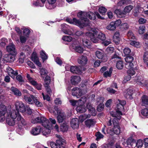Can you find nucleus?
<instances>
[{
    "mask_svg": "<svg viewBox=\"0 0 148 148\" xmlns=\"http://www.w3.org/2000/svg\"><path fill=\"white\" fill-rule=\"evenodd\" d=\"M51 128H46V129L42 132V133L43 135L45 136H47L51 132Z\"/></svg>",
    "mask_w": 148,
    "mask_h": 148,
    "instance_id": "nucleus-42",
    "label": "nucleus"
},
{
    "mask_svg": "<svg viewBox=\"0 0 148 148\" xmlns=\"http://www.w3.org/2000/svg\"><path fill=\"white\" fill-rule=\"evenodd\" d=\"M14 105L16 110L21 112H24L26 110V108L23 103L21 101H17L15 103Z\"/></svg>",
    "mask_w": 148,
    "mask_h": 148,
    "instance_id": "nucleus-8",
    "label": "nucleus"
},
{
    "mask_svg": "<svg viewBox=\"0 0 148 148\" xmlns=\"http://www.w3.org/2000/svg\"><path fill=\"white\" fill-rule=\"evenodd\" d=\"M133 6L131 5H129L125 7L123 11L124 14L126 15V14L129 13L133 9Z\"/></svg>",
    "mask_w": 148,
    "mask_h": 148,
    "instance_id": "nucleus-34",
    "label": "nucleus"
},
{
    "mask_svg": "<svg viewBox=\"0 0 148 148\" xmlns=\"http://www.w3.org/2000/svg\"><path fill=\"white\" fill-rule=\"evenodd\" d=\"M123 62L121 61H118L116 63V66L118 69H122L123 67Z\"/></svg>",
    "mask_w": 148,
    "mask_h": 148,
    "instance_id": "nucleus-53",
    "label": "nucleus"
},
{
    "mask_svg": "<svg viewBox=\"0 0 148 148\" xmlns=\"http://www.w3.org/2000/svg\"><path fill=\"white\" fill-rule=\"evenodd\" d=\"M97 31L95 29H92L90 32H88L86 33V36L89 37L91 40L94 43H97L98 42L99 40L95 38L97 35Z\"/></svg>",
    "mask_w": 148,
    "mask_h": 148,
    "instance_id": "nucleus-7",
    "label": "nucleus"
},
{
    "mask_svg": "<svg viewBox=\"0 0 148 148\" xmlns=\"http://www.w3.org/2000/svg\"><path fill=\"white\" fill-rule=\"evenodd\" d=\"M113 123L114 125V127L113 130L114 134H119L120 131V128L119 126L118 120L116 119H113Z\"/></svg>",
    "mask_w": 148,
    "mask_h": 148,
    "instance_id": "nucleus-13",
    "label": "nucleus"
},
{
    "mask_svg": "<svg viewBox=\"0 0 148 148\" xmlns=\"http://www.w3.org/2000/svg\"><path fill=\"white\" fill-rule=\"evenodd\" d=\"M41 131V127L40 126H37L33 128L31 131V133L34 136L39 134Z\"/></svg>",
    "mask_w": 148,
    "mask_h": 148,
    "instance_id": "nucleus-24",
    "label": "nucleus"
},
{
    "mask_svg": "<svg viewBox=\"0 0 148 148\" xmlns=\"http://www.w3.org/2000/svg\"><path fill=\"white\" fill-rule=\"evenodd\" d=\"M91 117V115L90 114H84L80 116V118L81 120L82 121H84L87 119L90 118Z\"/></svg>",
    "mask_w": 148,
    "mask_h": 148,
    "instance_id": "nucleus-41",
    "label": "nucleus"
},
{
    "mask_svg": "<svg viewBox=\"0 0 148 148\" xmlns=\"http://www.w3.org/2000/svg\"><path fill=\"white\" fill-rule=\"evenodd\" d=\"M134 142L135 143V140L132 137L129 138L126 141V143L127 145H130L132 146Z\"/></svg>",
    "mask_w": 148,
    "mask_h": 148,
    "instance_id": "nucleus-45",
    "label": "nucleus"
},
{
    "mask_svg": "<svg viewBox=\"0 0 148 148\" xmlns=\"http://www.w3.org/2000/svg\"><path fill=\"white\" fill-rule=\"evenodd\" d=\"M16 55H13L11 54L5 55L4 58V60L8 62H13L15 60V57Z\"/></svg>",
    "mask_w": 148,
    "mask_h": 148,
    "instance_id": "nucleus-25",
    "label": "nucleus"
},
{
    "mask_svg": "<svg viewBox=\"0 0 148 148\" xmlns=\"http://www.w3.org/2000/svg\"><path fill=\"white\" fill-rule=\"evenodd\" d=\"M40 74L41 76L44 77L47 74V72L45 69L42 68L40 70Z\"/></svg>",
    "mask_w": 148,
    "mask_h": 148,
    "instance_id": "nucleus-52",
    "label": "nucleus"
},
{
    "mask_svg": "<svg viewBox=\"0 0 148 148\" xmlns=\"http://www.w3.org/2000/svg\"><path fill=\"white\" fill-rule=\"evenodd\" d=\"M60 129L63 132L67 131L68 129V126L67 124L64 123L61 125Z\"/></svg>",
    "mask_w": 148,
    "mask_h": 148,
    "instance_id": "nucleus-39",
    "label": "nucleus"
},
{
    "mask_svg": "<svg viewBox=\"0 0 148 148\" xmlns=\"http://www.w3.org/2000/svg\"><path fill=\"white\" fill-rule=\"evenodd\" d=\"M104 104L103 103L99 104L97 107V110L99 112L102 111L104 108Z\"/></svg>",
    "mask_w": 148,
    "mask_h": 148,
    "instance_id": "nucleus-57",
    "label": "nucleus"
},
{
    "mask_svg": "<svg viewBox=\"0 0 148 148\" xmlns=\"http://www.w3.org/2000/svg\"><path fill=\"white\" fill-rule=\"evenodd\" d=\"M6 49L8 52L13 55H16L17 51L15 49V46L13 43H11L6 47Z\"/></svg>",
    "mask_w": 148,
    "mask_h": 148,
    "instance_id": "nucleus-12",
    "label": "nucleus"
},
{
    "mask_svg": "<svg viewBox=\"0 0 148 148\" xmlns=\"http://www.w3.org/2000/svg\"><path fill=\"white\" fill-rule=\"evenodd\" d=\"M104 98L103 97H101L97 98L96 101L98 103H102L104 101Z\"/></svg>",
    "mask_w": 148,
    "mask_h": 148,
    "instance_id": "nucleus-63",
    "label": "nucleus"
},
{
    "mask_svg": "<svg viewBox=\"0 0 148 148\" xmlns=\"http://www.w3.org/2000/svg\"><path fill=\"white\" fill-rule=\"evenodd\" d=\"M71 49H72L75 50L76 52L79 53H82L83 52L84 50L83 48L80 46L73 43L70 46Z\"/></svg>",
    "mask_w": 148,
    "mask_h": 148,
    "instance_id": "nucleus-16",
    "label": "nucleus"
},
{
    "mask_svg": "<svg viewBox=\"0 0 148 148\" xmlns=\"http://www.w3.org/2000/svg\"><path fill=\"white\" fill-rule=\"evenodd\" d=\"M62 39L64 41L69 42L72 40V38L70 36H64Z\"/></svg>",
    "mask_w": 148,
    "mask_h": 148,
    "instance_id": "nucleus-55",
    "label": "nucleus"
},
{
    "mask_svg": "<svg viewBox=\"0 0 148 148\" xmlns=\"http://www.w3.org/2000/svg\"><path fill=\"white\" fill-rule=\"evenodd\" d=\"M82 41L83 45L87 47L90 44L89 41L86 39H82Z\"/></svg>",
    "mask_w": 148,
    "mask_h": 148,
    "instance_id": "nucleus-60",
    "label": "nucleus"
},
{
    "mask_svg": "<svg viewBox=\"0 0 148 148\" xmlns=\"http://www.w3.org/2000/svg\"><path fill=\"white\" fill-rule=\"evenodd\" d=\"M112 71V68H110L109 71H107L104 72L103 74L104 77H110Z\"/></svg>",
    "mask_w": 148,
    "mask_h": 148,
    "instance_id": "nucleus-38",
    "label": "nucleus"
},
{
    "mask_svg": "<svg viewBox=\"0 0 148 148\" xmlns=\"http://www.w3.org/2000/svg\"><path fill=\"white\" fill-rule=\"evenodd\" d=\"M96 16L99 18L101 19H104V18L101 17L97 12H95V14H94L91 12H86L81 11L77 14V16L79 18L82 22H84V20L85 19L88 20L86 17L89 18L91 20H94L96 18Z\"/></svg>",
    "mask_w": 148,
    "mask_h": 148,
    "instance_id": "nucleus-2",
    "label": "nucleus"
},
{
    "mask_svg": "<svg viewBox=\"0 0 148 148\" xmlns=\"http://www.w3.org/2000/svg\"><path fill=\"white\" fill-rule=\"evenodd\" d=\"M11 90L15 95L19 96L21 95V92L18 89L14 87H12Z\"/></svg>",
    "mask_w": 148,
    "mask_h": 148,
    "instance_id": "nucleus-36",
    "label": "nucleus"
},
{
    "mask_svg": "<svg viewBox=\"0 0 148 148\" xmlns=\"http://www.w3.org/2000/svg\"><path fill=\"white\" fill-rule=\"evenodd\" d=\"M97 58L99 59H102L103 56V53L102 50L97 51L95 52Z\"/></svg>",
    "mask_w": 148,
    "mask_h": 148,
    "instance_id": "nucleus-37",
    "label": "nucleus"
},
{
    "mask_svg": "<svg viewBox=\"0 0 148 148\" xmlns=\"http://www.w3.org/2000/svg\"><path fill=\"white\" fill-rule=\"evenodd\" d=\"M50 145L51 148H61V147L58 145L57 143L55 144L53 142L51 143Z\"/></svg>",
    "mask_w": 148,
    "mask_h": 148,
    "instance_id": "nucleus-64",
    "label": "nucleus"
},
{
    "mask_svg": "<svg viewBox=\"0 0 148 148\" xmlns=\"http://www.w3.org/2000/svg\"><path fill=\"white\" fill-rule=\"evenodd\" d=\"M86 107L88 110L89 112L91 114V115L93 116L96 115V111L95 108L92 107V106L90 103H88L86 105Z\"/></svg>",
    "mask_w": 148,
    "mask_h": 148,
    "instance_id": "nucleus-22",
    "label": "nucleus"
},
{
    "mask_svg": "<svg viewBox=\"0 0 148 148\" xmlns=\"http://www.w3.org/2000/svg\"><path fill=\"white\" fill-rule=\"evenodd\" d=\"M143 141L141 140H138L136 143V146L138 148L141 147L143 145Z\"/></svg>",
    "mask_w": 148,
    "mask_h": 148,
    "instance_id": "nucleus-49",
    "label": "nucleus"
},
{
    "mask_svg": "<svg viewBox=\"0 0 148 148\" xmlns=\"http://www.w3.org/2000/svg\"><path fill=\"white\" fill-rule=\"evenodd\" d=\"M127 35L129 39L130 40V44L131 45L136 47L140 46L139 43L134 40L136 39L135 37L131 31H129L128 32Z\"/></svg>",
    "mask_w": 148,
    "mask_h": 148,
    "instance_id": "nucleus-6",
    "label": "nucleus"
},
{
    "mask_svg": "<svg viewBox=\"0 0 148 148\" xmlns=\"http://www.w3.org/2000/svg\"><path fill=\"white\" fill-rule=\"evenodd\" d=\"M6 121L10 126L17 125L20 129L22 128L23 125L25 126L27 125V122L20 114L19 112L15 110L10 111L8 114L7 113Z\"/></svg>",
    "mask_w": 148,
    "mask_h": 148,
    "instance_id": "nucleus-1",
    "label": "nucleus"
},
{
    "mask_svg": "<svg viewBox=\"0 0 148 148\" xmlns=\"http://www.w3.org/2000/svg\"><path fill=\"white\" fill-rule=\"evenodd\" d=\"M97 38L102 40H105L106 39L105 35L101 33H100L97 36Z\"/></svg>",
    "mask_w": 148,
    "mask_h": 148,
    "instance_id": "nucleus-54",
    "label": "nucleus"
},
{
    "mask_svg": "<svg viewBox=\"0 0 148 148\" xmlns=\"http://www.w3.org/2000/svg\"><path fill=\"white\" fill-rule=\"evenodd\" d=\"M71 125L73 129H77L79 126V121L76 118L72 119L71 121Z\"/></svg>",
    "mask_w": 148,
    "mask_h": 148,
    "instance_id": "nucleus-18",
    "label": "nucleus"
},
{
    "mask_svg": "<svg viewBox=\"0 0 148 148\" xmlns=\"http://www.w3.org/2000/svg\"><path fill=\"white\" fill-rule=\"evenodd\" d=\"M134 58L132 56H128L125 58V60L127 62L126 66L128 69H133L134 64L132 62Z\"/></svg>",
    "mask_w": 148,
    "mask_h": 148,
    "instance_id": "nucleus-14",
    "label": "nucleus"
},
{
    "mask_svg": "<svg viewBox=\"0 0 148 148\" xmlns=\"http://www.w3.org/2000/svg\"><path fill=\"white\" fill-rule=\"evenodd\" d=\"M116 113H115L116 116L114 117L115 118L114 119H116L117 120H120L121 118V116L122 115V113L121 112L120 110H116Z\"/></svg>",
    "mask_w": 148,
    "mask_h": 148,
    "instance_id": "nucleus-40",
    "label": "nucleus"
},
{
    "mask_svg": "<svg viewBox=\"0 0 148 148\" xmlns=\"http://www.w3.org/2000/svg\"><path fill=\"white\" fill-rule=\"evenodd\" d=\"M86 101V98L85 96H83L82 97L81 99H79L78 102L79 103V104H81L84 105V104Z\"/></svg>",
    "mask_w": 148,
    "mask_h": 148,
    "instance_id": "nucleus-47",
    "label": "nucleus"
},
{
    "mask_svg": "<svg viewBox=\"0 0 148 148\" xmlns=\"http://www.w3.org/2000/svg\"><path fill=\"white\" fill-rule=\"evenodd\" d=\"M47 3L45 5V7L47 9H52L56 7V0H47Z\"/></svg>",
    "mask_w": 148,
    "mask_h": 148,
    "instance_id": "nucleus-17",
    "label": "nucleus"
},
{
    "mask_svg": "<svg viewBox=\"0 0 148 148\" xmlns=\"http://www.w3.org/2000/svg\"><path fill=\"white\" fill-rule=\"evenodd\" d=\"M56 136L58 138V139L56 140V143L60 147H62L61 145L63 144L65 142V140L62 138L60 135L56 134Z\"/></svg>",
    "mask_w": 148,
    "mask_h": 148,
    "instance_id": "nucleus-27",
    "label": "nucleus"
},
{
    "mask_svg": "<svg viewBox=\"0 0 148 148\" xmlns=\"http://www.w3.org/2000/svg\"><path fill=\"white\" fill-rule=\"evenodd\" d=\"M95 136L97 137L96 140H98L101 138H103L104 137L103 135L99 132L96 133Z\"/></svg>",
    "mask_w": 148,
    "mask_h": 148,
    "instance_id": "nucleus-58",
    "label": "nucleus"
},
{
    "mask_svg": "<svg viewBox=\"0 0 148 148\" xmlns=\"http://www.w3.org/2000/svg\"><path fill=\"white\" fill-rule=\"evenodd\" d=\"M127 75L126 76L123 80L124 82H127L129 81L131 77V76L134 75L135 74V72L134 69H128L127 71Z\"/></svg>",
    "mask_w": 148,
    "mask_h": 148,
    "instance_id": "nucleus-15",
    "label": "nucleus"
},
{
    "mask_svg": "<svg viewBox=\"0 0 148 148\" xmlns=\"http://www.w3.org/2000/svg\"><path fill=\"white\" fill-rule=\"evenodd\" d=\"M31 122L33 123H40L45 128H51L49 120L43 116H38L32 120Z\"/></svg>",
    "mask_w": 148,
    "mask_h": 148,
    "instance_id": "nucleus-3",
    "label": "nucleus"
},
{
    "mask_svg": "<svg viewBox=\"0 0 148 148\" xmlns=\"http://www.w3.org/2000/svg\"><path fill=\"white\" fill-rule=\"evenodd\" d=\"M26 77L30 83L33 85L35 86L38 90H42V86L41 84H37L36 82L34 81L33 78L31 77L30 75L28 74H27Z\"/></svg>",
    "mask_w": 148,
    "mask_h": 148,
    "instance_id": "nucleus-11",
    "label": "nucleus"
},
{
    "mask_svg": "<svg viewBox=\"0 0 148 148\" xmlns=\"http://www.w3.org/2000/svg\"><path fill=\"white\" fill-rule=\"evenodd\" d=\"M114 13L120 18H125L126 16V15L124 14L123 12H121L120 9H116L114 11Z\"/></svg>",
    "mask_w": 148,
    "mask_h": 148,
    "instance_id": "nucleus-32",
    "label": "nucleus"
},
{
    "mask_svg": "<svg viewBox=\"0 0 148 148\" xmlns=\"http://www.w3.org/2000/svg\"><path fill=\"white\" fill-rule=\"evenodd\" d=\"M142 114L145 116H148V109L145 108L142 110L141 111Z\"/></svg>",
    "mask_w": 148,
    "mask_h": 148,
    "instance_id": "nucleus-61",
    "label": "nucleus"
},
{
    "mask_svg": "<svg viewBox=\"0 0 148 148\" xmlns=\"http://www.w3.org/2000/svg\"><path fill=\"white\" fill-rule=\"evenodd\" d=\"M76 108L77 112L81 113L85 112L86 111V109L84 105L81 104H79Z\"/></svg>",
    "mask_w": 148,
    "mask_h": 148,
    "instance_id": "nucleus-29",
    "label": "nucleus"
},
{
    "mask_svg": "<svg viewBox=\"0 0 148 148\" xmlns=\"http://www.w3.org/2000/svg\"><path fill=\"white\" fill-rule=\"evenodd\" d=\"M86 126L88 128L93 126L95 124L96 121L93 119H89L85 121L84 122Z\"/></svg>",
    "mask_w": 148,
    "mask_h": 148,
    "instance_id": "nucleus-23",
    "label": "nucleus"
},
{
    "mask_svg": "<svg viewBox=\"0 0 148 148\" xmlns=\"http://www.w3.org/2000/svg\"><path fill=\"white\" fill-rule=\"evenodd\" d=\"M87 58L86 56H82L79 57L78 59V62L82 65L86 64L87 61Z\"/></svg>",
    "mask_w": 148,
    "mask_h": 148,
    "instance_id": "nucleus-26",
    "label": "nucleus"
},
{
    "mask_svg": "<svg viewBox=\"0 0 148 148\" xmlns=\"http://www.w3.org/2000/svg\"><path fill=\"white\" fill-rule=\"evenodd\" d=\"M145 27L143 25L140 26L139 27L138 32L140 34H143L145 31Z\"/></svg>",
    "mask_w": 148,
    "mask_h": 148,
    "instance_id": "nucleus-48",
    "label": "nucleus"
},
{
    "mask_svg": "<svg viewBox=\"0 0 148 148\" xmlns=\"http://www.w3.org/2000/svg\"><path fill=\"white\" fill-rule=\"evenodd\" d=\"M133 92L134 91L132 89L129 88L127 89L125 94L126 97L127 99H130Z\"/></svg>",
    "mask_w": 148,
    "mask_h": 148,
    "instance_id": "nucleus-33",
    "label": "nucleus"
},
{
    "mask_svg": "<svg viewBox=\"0 0 148 148\" xmlns=\"http://www.w3.org/2000/svg\"><path fill=\"white\" fill-rule=\"evenodd\" d=\"M66 20L69 23H74L80 28H83V27L87 26H89L90 24L88 20L85 19L84 20V22H82L81 20L80 21L75 18H73V21L69 19H66Z\"/></svg>",
    "mask_w": 148,
    "mask_h": 148,
    "instance_id": "nucleus-5",
    "label": "nucleus"
},
{
    "mask_svg": "<svg viewBox=\"0 0 148 148\" xmlns=\"http://www.w3.org/2000/svg\"><path fill=\"white\" fill-rule=\"evenodd\" d=\"M72 94L73 96H76L78 98V96H81L82 95V90L77 87L73 88L72 90Z\"/></svg>",
    "mask_w": 148,
    "mask_h": 148,
    "instance_id": "nucleus-19",
    "label": "nucleus"
},
{
    "mask_svg": "<svg viewBox=\"0 0 148 148\" xmlns=\"http://www.w3.org/2000/svg\"><path fill=\"white\" fill-rule=\"evenodd\" d=\"M119 36L120 34L118 32H115L113 36V41L116 44H118L120 41Z\"/></svg>",
    "mask_w": 148,
    "mask_h": 148,
    "instance_id": "nucleus-30",
    "label": "nucleus"
},
{
    "mask_svg": "<svg viewBox=\"0 0 148 148\" xmlns=\"http://www.w3.org/2000/svg\"><path fill=\"white\" fill-rule=\"evenodd\" d=\"M135 80L138 84L142 86H146L148 87V82L145 80L142 76H137L136 77Z\"/></svg>",
    "mask_w": 148,
    "mask_h": 148,
    "instance_id": "nucleus-10",
    "label": "nucleus"
},
{
    "mask_svg": "<svg viewBox=\"0 0 148 148\" xmlns=\"http://www.w3.org/2000/svg\"><path fill=\"white\" fill-rule=\"evenodd\" d=\"M34 103L38 107L42 105V103L38 100L37 98L36 97H35L33 101V103Z\"/></svg>",
    "mask_w": 148,
    "mask_h": 148,
    "instance_id": "nucleus-56",
    "label": "nucleus"
},
{
    "mask_svg": "<svg viewBox=\"0 0 148 148\" xmlns=\"http://www.w3.org/2000/svg\"><path fill=\"white\" fill-rule=\"evenodd\" d=\"M27 37V36H21L20 37V42L22 43H25L26 42Z\"/></svg>",
    "mask_w": 148,
    "mask_h": 148,
    "instance_id": "nucleus-59",
    "label": "nucleus"
},
{
    "mask_svg": "<svg viewBox=\"0 0 148 148\" xmlns=\"http://www.w3.org/2000/svg\"><path fill=\"white\" fill-rule=\"evenodd\" d=\"M116 28L114 22H111L106 27V29L111 31L114 30Z\"/></svg>",
    "mask_w": 148,
    "mask_h": 148,
    "instance_id": "nucleus-35",
    "label": "nucleus"
},
{
    "mask_svg": "<svg viewBox=\"0 0 148 148\" xmlns=\"http://www.w3.org/2000/svg\"><path fill=\"white\" fill-rule=\"evenodd\" d=\"M70 71L72 73L77 74L80 73L81 70L79 67L72 66L70 68Z\"/></svg>",
    "mask_w": 148,
    "mask_h": 148,
    "instance_id": "nucleus-28",
    "label": "nucleus"
},
{
    "mask_svg": "<svg viewBox=\"0 0 148 148\" xmlns=\"http://www.w3.org/2000/svg\"><path fill=\"white\" fill-rule=\"evenodd\" d=\"M129 25L127 23L122 24L120 25V28L123 30H126L128 29Z\"/></svg>",
    "mask_w": 148,
    "mask_h": 148,
    "instance_id": "nucleus-51",
    "label": "nucleus"
},
{
    "mask_svg": "<svg viewBox=\"0 0 148 148\" xmlns=\"http://www.w3.org/2000/svg\"><path fill=\"white\" fill-rule=\"evenodd\" d=\"M34 97L35 96L33 95H30L29 97L25 95L23 96V99L29 104H33V101Z\"/></svg>",
    "mask_w": 148,
    "mask_h": 148,
    "instance_id": "nucleus-21",
    "label": "nucleus"
},
{
    "mask_svg": "<svg viewBox=\"0 0 148 148\" xmlns=\"http://www.w3.org/2000/svg\"><path fill=\"white\" fill-rule=\"evenodd\" d=\"M31 59L33 62L36 61L38 59V58L36 52H33V53L31 57Z\"/></svg>",
    "mask_w": 148,
    "mask_h": 148,
    "instance_id": "nucleus-50",
    "label": "nucleus"
},
{
    "mask_svg": "<svg viewBox=\"0 0 148 148\" xmlns=\"http://www.w3.org/2000/svg\"><path fill=\"white\" fill-rule=\"evenodd\" d=\"M23 50L26 52L28 54H29L31 52V50L30 48L27 45L23 47Z\"/></svg>",
    "mask_w": 148,
    "mask_h": 148,
    "instance_id": "nucleus-46",
    "label": "nucleus"
},
{
    "mask_svg": "<svg viewBox=\"0 0 148 148\" xmlns=\"http://www.w3.org/2000/svg\"><path fill=\"white\" fill-rule=\"evenodd\" d=\"M128 3L127 0H121L117 3L118 6H121Z\"/></svg>",
    "mask_w": 148,
    "mask_h": 148,
    "instance_id": "nucleus-62",
    "label": "nucleus"
},
{
    "mask_svg": "<svg viewBox=\"0 0 148 148\" xmlns=\"http://www.w3.org/2000/svg\"><path fill=\"white\" fill-rule=\"evenodd\" d=\"M40 57L43 60H45L47 59L48 57L45 53L43 51H42L40 53Z\"/></svg>",
    "mask_w": 148,
    "mask_h": 148,
    "instance_id": "nucleus-44",
    "label": "nucleus"
},
{
    "mask_svg": "<svg viewBox=\"0 0 148 148\" xmlns=\"http://www.w3.org/2000/svg\"><path fill=\"white\" fill-rule=\"evenodd\" d=\"M66 20L69 23H74L80 28H83V27L87 26H89L90 24L88 20L85 19L84 20V22H82L81 20L80 21L75 18H73V21L69 19H66Z\"/></svg>",
    "mask_w": 148,
    "mask_h": 148,
    "instance_id": "nucleus-4",
    "label": "nucleus"
},
{
    "mask_svg": "<svg viewBox=\"0 0 148 148\" xmlns=\"http://www.w3.org/2000/svg\"><path fill=\"white\" fill-rule=\"evenodd\" d=\"M54 109L58 114L57 117L58 122L59 123L62 122L66 119V115L65 113L62 111H59L58 108L57 107H55Z\"/></svg>",
    "mask_w": 148,
    "mask_h": 148,
    "instance_id": "nucleus-9",
    "label": "nucleus"
},
{
    "mask_svg": "<svg viewBox=\"0 0 148 148\" xmlns=\"http://www.w3.org/2000/svg\"><path fill=\"white\" fill-rule=\"evenodd\" d=\"M142 105L147 106L148 105V97L146 96L143 95L141 98Z\"/></svg>",
    "mask_w": 148,
    "mask_h": 148,
    "instance_id": "nucleus-31",
    "label": "nucleus"
},
{
    "mask_svg": "<svg viewBox=\"0 0 148 148\" xmlns=\"http://www.w3.org/2000/svg\"><path fill=\"white\" fill-rule=\"evenodd\" d=\"M81 81L79 76H74L71 77V82L73 85H76L78 84Z\"/></svg>",
    "mask_w": 148,
    "mask_h": 148,
    "instance_id": "nucleus-20",
    "label": "nucleus"
},
{
    "mask_svg": "<svg viewBox=\"0 0 148 148\" xmlns=\"http://www.w3.org/2000/svg\"><path fill=\"white\" fill-rule=\"evenodd\" d=\"M99 10L100 13L104 15L107 11V9L105 7L101 6L99 8Z\"/></svg>",
    "mask_w": 148,
    "mask_h": 148,
    "instance_id": "nucleus-43",
    "label": "nucleus"
}]
</instances>
